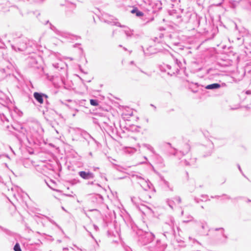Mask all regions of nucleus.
<instances>
[{
	"label": "nucleus",
	"mask_w": 251,
	"mask_h": 251,
	"mask_svg": "<svg viewBox=\"0 0 251 251\" xmlns=\"http://www.w3.org/2000/svg\"><path fill=\"white\" fill-rule=\"evenodd\" d=\"M14 250L15 251H22L20 246L18 243L16 244L14 247Z\"/></svg>",
	"instance_id": "423d86ee"
},
{
	"label": "nucleus",
	"mask_w": 251,
	"mask_h": 251,
	"mask_svg": "<svg viewBox=\"0 0 251 251\" xmlns=\"http://www.w3.org/2000/svg\"><path fill=\"white\" fill-rule=\"evenodd\" d=\"M80 176L84 179H89L93 177V174L90 172L81 171L79 172Z\"/></svg>",
	"instance_id": "f257e3e1"
},
{
	"label": "nucleus",
	"mask_w": 251,
	"mask_h": 251,
	"mask_svg": "<svg viewBox=\"0 0 251 251\" xmlns=\"http://www.w3.org/2000/svg\"><path fill=\"white\" fill-rule=\"evenodd\" d=\"M220 87V85L218 83H213L212 84L208 85L206 86L207 89H217Z\"/></svg>",
	"instance_id": "7ed1b4c3"
},
{
	"label": "nucleus",
	"mask_w": 251,
	"mask_h": 251,
	"mask_svg": "<svg viewBox=\"0 0 251 251\" xmlns=\"http://www.w3.org/2000/svg\"><path fill=\"white\" fill-rule=\"evenodd\" d=\"M90 103L93 106H98L99 103L97 100L91 99L90 100Z\"/></svg>",
	"instance_id": "39448f33"
},
{
	"label": "nucleus",
	"mask_w": 251,
	"mask_h": 251,
	"mask_svg": "<svg viewBox=\"0 0 251 251\" xmlns=\"http://www.w3.org/2000/svg\"><path fill=\"white\" fill-rule=\"evenodd\" d=\"M34 98L41 104L43 103L42 95L37 92H35L33 94Z\"/></svg>",
	"instance_id": "f03ea898"
},
{
	"label": "nucleus",
	"mask_w": 251,
	"mask_h": 251,
	"mask_svg": "<svg viewBox=\"0 0 251 251\" xmlns=\"http://www.w3.org/2000/svg\"><path fill=\"white\" fill-rule=\"evenodd\" d=\"M131 13H135L136 16L138 17L143 16L144 14L141 11L138 10L137 8L135 7L131 11Z\"/></svg>",
	"instance_id": "20e7f679"
}]
</instances>
